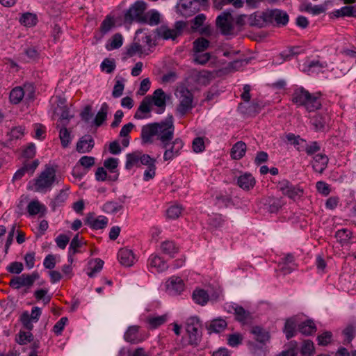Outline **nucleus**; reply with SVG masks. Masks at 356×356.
Here are the masks:
<instances>
[{"mask_svg": "<svg viewBox=\"0 0 356 356\" xmlns=\"http://www.w3.org/2000/svg\"><path fill=\"white\" fill-rule=\"evenodd\" d=\"M174 136L173 118L168 116L161 122L150 123L141 129V140L145 144H152L154 140L160 142L161 147H165L167 142H170Z\"/></svg>", "mask_w": 356, "mask_h": 356, "instance_id": "obj_1", "label": "nucleus"}, {"mask_svg": "<svg viewBox=\"0 0 356 356\" xmlns=\"http://www.w3.org/2000/svg\"><path fill=\"white\" fill-rule=\"evenodd\" d=\"M292 101L300 106H305L309 112L314 111L321 106V102L318 97L309 93L303 88H299L294 90Z\"/></svg>", "mask_w": 356, "mask_h": 356, "instance_id": "obj_2", "label": "nucleus"}, {"mask_svg": "<svg viewBox=\"0 0 356 356\" xmlns=\"http://www.w3.org/2000/svg\"><path fill=\"white\" fill-rule=\"evenodd\" d=\"M54 183H58L56 170L51 166H46L39 176L34 179V190L39 193L50 191Z\"/></svg>", "mask_w": 356, "mask_h": 356, "instance_id": "obj_3", "label": "nucleus"}, {"mask_svg": "<svg viewBox=\"0 0 356 356\" xmlns=\"http://www.w3.org/2000/svg\"><path fill=\"white\" fill-rule=\"evenodd\" d=\"M147 9V4L143 1L135 2L127 10L124 14V21L132 22L133 21L143 22L145 20V11Z\"/></svg>", "mask_w": 356, "mask_h": 356, "instance_id": "obj_4", "label": "nucleus"}, {"mask_svg": "<svg viewBox=\"0 0 356 356\" xmlns=\"http://www.w3.org/2000/svg\"><path fill=\"white\" fill-rule=\"evenodd\" d=\"M177 96L179 99L177 111L183 116L193 108V95L187 88L181 87L177 90Z\"/></svg>", "mask_w": 356, "mask_h": 356, "instance_id": "obj_5", "label": "nucleus"}, {"mask_svg": "<svg viewBox=\"0 0 356 356\" xmlns=\"http://www.w3.org/2000/svg\"><path fill=\"white\" fill-rule=\"evenodd\" d=\"M185 26L186 23L183 21L177 22L174 29H170L166 26H161L156 30V35L159 38L163 40H175L181 35Z\"/></svg>", "mask_w": 356, "mask_h": 356, "instance_id": "obj_6", "label": "nucleus"}, {"mask_svg": "<svg viewBox=\"0 0 356 356\" xmlns=\"http://www.w3.org/2000/svg\"><path fill=\"white\" fill-rule=\"evenodd\" d=\"M201 323L197 316H192L187 319L186 330L189 336V341L191 344H197L201 338Z\"/></svg>", "mask_w": 356, "mask_h": 356, "instance_id": "obj_7", "label": "nucleus"}, {"mask_svg": "<svg viewBox=\"0 0 356 356\" xmlns=\"http://www.w3.org/2000/svg\"><path fill=\"white\" fill-rule=\"evenodd\" d=\"M39 277L38 272H33L31 274H22L19 276L13 277L10 280L9 285L15 289H19L24 286L30 288Z\"/></svg>", "mask_w": 356, "mask_h": 356, "instance_id": "obj_8", "label": "nucleus"}, {"mask_svg": "<svg viewBox=\"0 0 356 356\" xmlns=\"http://www.w3.org/2000/svg\"><path fill=\"white\" fill-rule=\"evenodd\" d=\"M233 21L231 11L226 10L217 17L216 24L222 34L229 35L234 29Z\"/></svg>", "mask_w": 356, "mask_h": 356, "instance_id": "obj_9", "label": "nucleus"}, {"mask_svg": "<svg viewBox=\"0 0 356 356\" xmlns=\"http://www.w3.org/2000/svg\"><path fill=\"white\" fill-rule=\"evenodd\" d=\"M183 146L184 143L179 138H176L174 140H172L170 142H167L165 147H162L163 149H165L163 160L165 161H169L178 156L180 154V151L183 148Z\"/></svg>", "mask_w": 356, "mask_h": 356, "instance_id": "obj_10", "label": "nucleus"}, {"mask_svg": "<svg viewBox=\"0 0 356 356\" xmlns=\"http://www.w3.org/2000/svg\"><path fill=\"white\" fill-rule=\"evenodd\" d=\"M202 5L195 0H180L178 9L180 13L186 17H191L200 10Z\"/></svg>", "mask_w": 356, "mask_h": 356, "instance_id": "obj_11", "label": "nucleus"}, {"mask_svg": "<svg viewBox=\"0 0 356 356\" xmlns=\"http://www.w3.org/2000/svg\"><path fill=\"white\" fill-rule=\"evenodd\" d=\"M165 287L170 294L177 295L184 291V283L180 277L172 276L166 281Z\"/></svg>", "mask_w": 356, "mask_h": 356, "instance_id": "obj_12", "label": "nucleus"}, {"mask_svg": "<svg viewBox=\"0 0 356 356\" xmlns=\"http://www.w3.org/2000/svg\"><path fill=\"white\" fill-rule=\"evenodd\" d=\"M152 99H150V97H145L140 102V106L134 115V118L139 120L149 118L152 111Z\"/></svg>", "mask_w": 356, "mask_h": 356, "instance_id": "obj_13", "label": "nucleus"}, {"mask_svg": "<svg viewBox=\"0 0 356 356\" xmlns=\"http://www.w3.org/2000/svg\"><path fill=\"white\" fill-rule=\"evenodd\" d=\"M39 165V161L35 159L32 162H25L23 166L19 168L14 175L13 181L21 179L26 173L32 175Z\"/></svg>", "mask_w": 356, "mask_h": 356, "instance_id": "obj_14", "label": "nucleus"}, {"mask_svg": "<svg viewBox=\"0 0 356 356\" xmlns=\"http://www.w3.org/2000/svg\"><path fill=\"white\" fill-rule=\"evenodd\" d=\"M152 99V104L155 105L161 109L160 113L163 112L166 106V99L169 97L164 92L161 88L156 89L152 96H149Z\"/></svg>", "mask_w": 356, "mask_h": 356, "instance_id": "obj_15", "label": "nucleus"}, {"mask_svg": "<svg viewBox=\"0 0 356 356\" xmlns=\"http://www.w3.org/2000/svg\"><path fill=\"white\" fill-rule=\"evenodd\" d=\"M147 263L150 268H154L159 273L163 272L168 268L166 261L161 257L156 254H152L149 256Z\"/></svg>", "mask_w": 356, "mask_h": 356, "instance_id": "obj_16", "label": "nucleus"}, {"mask_svg": "<svg viewBox=\"0 0 356 356\" xmlns=\"http://www.w3.org/2000/svg\"><path fill=\"white\" fill-rule=\"evenodd\" d=\"M118 257L120 264L126 267L131 266L136 261L134 254L129 249H120L118 252Z\"/></svg>", "mask_w": 356, "mask_h": 356, "instance_id": "obj_17", "label": "nucleus"}, {"mask_svg": "<svg viewBox=\"0 0 356 356\" xmlns=\"http://www.w3.org/2000/svg\"><path fill=\"white\" fill-rule=\"evenodd\" d=\"M236 184L243 190L250 191L254 188L256 181L250 173H244L238 177Z\"/></svg>", "mask_w": 356, "mask_h": 356, "instance_id": "obj_18", "label": "nucleus"}, {"mask_svg": "<svg viewBox=\"0 0 356 356\" xmlns=\"http://www.w3.org/2000/svg\"><path fill=\"white\" fill-rule=\"evenodd\" d=\"M95 143L92 138L86 135L81 138L76 144V151L79 153L89 152L94 147Z\"/></svg>", "mask_w": 356, "mask_h": 356, "instance_id": "obj_19", "label": "nucleus"}, {"mask_svg": "<svg viewBox=\"0 0 356 356\" xmlns=\"http://www.w3.org/2000/svg\"><path fill=\"white\" fill-rule=\"evenodd\" d=\"M268 17L274 20L277 24L284 26L289 22V15L288 14L281 10L275 9L268 11Z\"/></svg>", "mask_w": 356, "mask_h": 356, "instance_id": "obj_20", "label": "nucleus"}, {"mask_svg": "<svg viewBox=\"0 0 356 356\" xmlns=\"http://www.w3.org/2000/svg\"><path fill=\"white\" fill-rule=\"evenodd\" d=\"M86 223L95 229H103L108 224V218L102 216L95 218L91 213H89L86 217Z\"/></svg>", "mask_w": 356, "mask_h": 356, "instance_id": "obj_21", "label": "nucleus"}, {"mask_svg": "<svg viewBox=\"0 0 356 356\" xmlns=\"http://www.w3.org/2000/svg\"><path fill=\"white\" fill-rule=\"evenodd\" d=\"M310 123L316 131H323L327 123V116L319 113L315 114L311 118Z\"/></svg>", "mask_w": 356, "mask_h": 356, "instance_id": "obj_22", "label": "nucleus"}, {"mask_svg": "<svg viewBox=\"0 0 356 356\" xmlns=\"http://www.w3.org/2000/svg\"><path fill=\"white\" fill-rule=\"evenodd\" d=\"M139 326H129L124 334V339L126 341L131 343H138L142 341V339L138 335Z\"/></svg>", "mask_w": 356, "mask_h": 356, "instance_id": "obj_23", "label": "nucleus"}, {"mask_svg": "<svg viewBox=\"0 0 356 356\" xmlns=\"http://www.w3.org/2000/svg\"><path fill=\"white\" fill-rule=\"evenodd\" d=\"M227 324L226 321L222 318H216L211 321L207 323V328L209 333L211 332H220L223 331Z\"/></svg>", "mask_w": 356, "mask_h": 356, "instance_id": "obj_24", "label": "nucleus"}, {"mask_svg": "<svg viewBox=\"0 0 356 356\" xmlns=\"http://www.w3.org/2000/svg\"><path fill=\"white\" fill-rule=\"evenodd\" d=\"M140 152L136 151L132 153L127 154V161L125 168L127 170L131 169L133 167L140 166Z\"/></svg>", "mask_w": 356, "mask_h": 356, "instance_id": "obj_25", "label": "nucleus"}, {"mask_svg": "<svg viewBox=\"0 0 356 356\" xmlns=\"http://www.w3.org/2000/svg\"><path fill=\"white\" fill-rule=\"evenodd\" d=\"M161 252L170 257H174L179 251V248L172 241H165L161 243Z\"/></svg>", "mask_w": 356, "mask_h": 356, "instance_id": "obj_26", "label": "nucleus"}, {"mask_svg": "<svg viewBox=\"0 0 356 356\" xmlns=\"http://www.w3.org/2000/svg\"><path fill=\"white\" fill-rule=\"evenodd\" d=\"M328 159L325 155L318 154L314 156L313 168L315 171L322 173L327 167Z\"/></svg>", "mask_w": 356, "mask_h": 356, "instance_id": "obj_27", "label": "nucleus"}, {"mask_svg": "<svg viewBox=\"0 0 356 356\" xmlns=\"http://www.w3.org/2000/svg\"><path fill=\"white\" fill-rule=\"evenodd\" d=\"M245 143L242 141H238L235 143L231 149V156L234 159H240L245 155Z\"/></svg>", "mask_w": 356, "mask_h": 356, "instance_id": "obj_28", "label": "nucleus"}, {"mask_svg": "<svg viewBox=\"0 0 356 356\" xmlns=\"http://www.w3.org/2000/svg\"><path fill=\"white\" fill-rule=\"evenodd\" d=\"M68 190L69 188L60 190L58 195L55 197V198L51 200L50 203V207L53 210H55L56 207H60L63 203H64L66 201V200L68 197Z\"/></svg>", "mask_w": 356, "mask_h": 356, "instance_id": "obj_29", "label": "nucleus"}, {"mask_svg": "<svg viewBox=\"0 0 356 356\" xmlns=\"http://www.w3.org/2000/svg\"><path fill=\"white\" fill-rule=\"evenodd\" d=\"M298 330L305 335H310L316 331V327L312 320H307L298 325Z\"/></svg>", "mask_w": 356, "mask_h": 356, "instance_id": "obj_30", "label": "nucleus"}, {"mask_svg": "<svg viewBox=\"0 0 356 356\" xmlns=\"http://www.w3.org/2000/svg\"><path fill=\"white\" fill-rule=\"evenodd\" d=\"M193 300L200 305H204L209 300V294L204 289H197L193 293Z\"/></svg>", "mask_w": 356, "mask_h": 356, "instance_id": "obj_31", "label": "nucleus"}, {"mask_svg": "<svg viewBox=\"0 0 356 356\" xmlns=\"http://www.w3.org/2000/svg\"><path fill=\"white\" fill-rule=\"evenodd\" d=\"M127 54L129 57H132L136 54L148 55L149 52L145 49V45H142L138 42H134L127 50Z\"/></svg>", "mask_w": 356, "mask_h": 356, "instance_id": "obj_32", "label": "nucleus"}, {"mask_svg": "<svg viewBox=\"0 0 356 356\" xmlns=\"http://www.w3.org/2000/svg\"><path fill=\"white\" fill-rule=\"evenodd\" d=\"M251 332L254 335L256 340L261 343H264L269 339L268 332L260 327H253Z\"/></svg>", "mask_w": 356, "mask_h": 356, "instance_id": "obj_33", "label": "nucleus"}, {"mask_svg": "<svg viewBox=\"0 0 356 356\" xmlns=\"http://www.w3.org/2000/svg\"><path fill=\"white\" fill-rule=\"evenodd\" d=\"M24 94L22 87H15L10 92V100L13 104H17L22 100Z\"/></svg>", "mask_w": 356, "mask_h": 356, "instance_id": "obj_34", "label": "nucleus"}, {"mask_svg": "<svg viewBox=\"0 0 356 356\" xmlns=\"http://www.w3.org/2000/svg\"><path fill=\"white\" fill-rule=\"evenodd\" d=\"M108 111V106L106 103L102 104L100 110L96 115L94 122L96 126H100L103 122L106 119Z\"/></svg>", "mask_w": 356, "mask_h": 356, "instance_id": "obj_35", "label": "nucleus"}, {"mask_svg": "<svg viewBox=\"0 0 356 356\" xmlns=\"http://www.w3.org/2000/svg\"><path fill=\"white\" fill-rule=\"evenodd\" d=\"M266 204L268 205V210L270 213H275L282 207L283 202L280 198L269 197L266 200Z\"/></svg>", "mask_w": 356, "mask_h": 356, "instance_id": "obj_36", "label": "nucleus"}, {"mask_svg": "<svg viewBox=\"0 0 356 356\" xmlns=\"http://www.w3.org/2000/svg\"><path fill=\"white\" fill-rule=\"evenodd\" d=\"M167 321V316H149L147 319V322L149 324L150 328L155 329L159 326L165 323Z\"/></svg>", "mask_w": 356, "mask_h": 356, "instance_id": "obj_37", "label": "nucleus"}, {"mask_svg": "<svg viewBox=\"0 0 356 356\" xmlns=\"http://www.w3.org/2000/svg\"><path fill=\"white\" fill-rule=\"evenodd\" d=\"M45 210V207L38 200H33L27 206V211L31 216L38 214Z\"/></svg>", "mask_w": 356, "mask_h": 356, "instance_id": "obj_38", "label": "nucleus"}, {"mask_svg": "<svg viewBox=\"0 0 356 356\" xmlns=\"http://www.w3.org/2000/svg\"><path fill=\"white\" fill-rule=\"evenodd\" d=\"M194 53L203 52L209 46V41L204 38H199L196 39L193 43Z\"/></svg>", "mask_w": 356, "mask_h": 356, "instance_id": "obj_39", "label": "nucleus"}, {"mask_svg": "<svg viewBox=\"0 0 356 356\" xmlns=\"http://www.w3.org/2000/svg\"><path fill=\"white\" fill-rule=\"evenodd\" d=\"M160 22V15L157 11L151 10L145 13V20L143 23H147L151 26L157 25Z\"/></svg>", "mask_w": 356, "mask_h": 356, "instance_id": "obj_40", "label": "nucleus"}, {"mask_svg": "<svg viewBox=\"0 0 356 356\" xmlns=\"http://www.w3.org/2000/svg\"><path fill=\"white\" fill-rule=\"evenodd\" d=\"M124 79L122 77L116 76L115 78V83L113 87V90L112 92V95L117 98L120 97L122 95L124 84Z\"/></svg>", "mask_w": 356, "mask_h": 356, "instance_id": "obj_41", "label": "nucleus"}, {"mask_svg": "<svg viewBox=\"0 0 356 356\" xmlns=\"http://www.w3.org/2000/svg\"><path fill=\"white\" fill-rule=\"evenodd\" d=\"M303 195V190L298 186L291 185L290 188L285 193L284 195L287 196L290 199L296 200L299 199Z\"/></svg>", "mask_w": 356, "mask_h": 356, "instance_id": "obj_42", "label": "nucleus"}, {"mask_svg": "<svg viewBox=\"0 0 356 356\" xmlns=\"http://www.w3.org/2000/svg\"><path fill=\"white\" fill-rule=\"evenodd\" d=\"M284 332L286 334V338L291 339L293 337L295 334L296 333V323L295 321L293 319H288L286 320L284 328Z\"/></svg>", "mask_w": 356, "mask_h": 356, "instance_id": "obj_43", "label": "nucleus"}, {"mask_svg": "<svg viewBox=\"0 0 356 356\" xmlns=\"http://www.w3.org/2000/svg\"><path fill=\"white\" fill-rule=\"evenodd\" d=\"M59 138L60 139L61 145L63 147L66 148L68 147L69 144L71 142V137H70V133L67 130V129L65 127V126H63L60 129L59 131Z\"/></svg>", "mask_w": 356, "mask_h": 356, "instance_id": "obj_44", "label": "nucleus"}, {"mask_svg": "<svg viewBox=\"0 0 356 356\" xmlns=\"http://www.w3.org/2000/svg\"><path fill=\"white\" fill-rule=\"evenodd\" d=\"M327 67L325 63H321L318 60H313L309 62L307 65V71L308 72H316L318 73L321 71V69Z\"/></svg>", "mask_w": 356, "mask_h": 356, "instance_id": "obj_45", "label": "nucleus"}, {"mask_svg": "<svg viewBox=\"0 0 356 356\" xmlns=\"http://www.w3.org/2000/svg\"><path fill=\"white\" fill-rule=\"evenodd\" d=\"M183 208L180 205H172L166 211V216L170 219H176L179 218Z\"/></svg>", "mask_w": 356, "mask_h": 356, "instance_id": "obj_46", "label": "nucleus"}, {"mask_svg": "<svg viewBox=\"0 0 356 356\" xmlns=\"http://www.w3.org/2000/svg\"><path fill=\"white\" fill-rule=\"evenodd\" d=\"M211 58L209 53L196 52L193 54V61L200 65H205Z\"/></svg>", "mask_w": 356, "mask_h": 356, "instance_id": "obj_47", "label": "nucleus"}, {"mask_svg": "<svg viewBox=\"0 0 356 356\" xmlns=\"http://www.w3.org/2000/svg\"><path fill=\"white\" fill-rule=\"evenodd\" d=\"M123 208L122 204L115 202H108L104 205V210L107 213H116Z\"/></svg>", "mask_w": 356, "mask_h": 356, "instance_id": "obj_48", "label": "nucleus"}, {"mask_svg": "<svg viewBox=\"0 0 356 356\" xmlns=\"http://www.w3.org/2000/svg\"><path fill=\"white\" fill-rule=\"evenodd\" d=\"M286 138L288 141H289L291 144L298 146L297 148L300 150L301 148H304V144H305V140L300 138L299 136H295L293 134H289L286 136Z\"/></svg>", "mask_w": 356, "mask_h": 356, "instance_id": "obj_49", "label": "nucleus"}, {"mask_svg": "<svg viewBox=\"0 0 356 356\" xmlns=\"http://www.w3.org/2000/svg\"><path fill=\"white\" fill-rule=\"evenodd\" d=\"M33 334L30 332L20 331L16 341L19 344L24 345L33 341Z\"/></svg>", "mask_w": 356, "mask_h": 356, "instance_id": "obj_50", "label": "nucleus"}, {"mask_svg": "<svg viewBox=\"0 0 356 356\" xmlns=\"http://www.w3.org/2000/svg\"><path fill=\"white\" fill-rule=\"evenodd\" d=\"M122 37L120 34H115L111 39V43L106 45L108 50H112L120 48L122 45Z\"/></svg>", "mask_w": 356, "mask_h": 356, "instance_id": "obj_51", "label": "nucleus"}, {"mask_svg": "<svg viewBox=\"0 0 356 356\" xmlns=\"http://www.w3.org/2000/svg\"><path fill=\"white\" fill-rule=\"evenodd\" d=\"M335 237L340 243H345L351 238V232L346 229H339L336 232Z\"/></svg>", "mask_w": 356, "mask_h": 356, "instance_id": "obj_52", "label": "nucleus"}, {"mask_svg": "<svg viewBox=\"0 0 356 356\" xmlns=\"http://www.w3.org/2000/svg\"><path fill=\"white\" fill-rule=\"evenodd\" d=\"M114 25V22L111 17L107 16L102 22L100 26V31L102 33L101 38L108 31H110Z\"/></svg>", "mask_w": 356, "mask_h": 356, "instance_id": "obj_53", "label": "nucleus"}, {"mask_svg": "<svg viewBox=\"0 0 356 356\" xmlns=\"http://www.w3.org/2000/svg\"><path fill=\"white\" fill-rule=\"evenodd\" d=\"M115 68V62L113 59L105 58L101 64L102 70L108 74L113 72Z\"/></svg>", "mask_w": 356, "mask_h": 356, "instance_id": "obj_54", "label": "nucleus"}, {"mask_svg": "<svg viewBox=\"0 0 356 356\" xmlns=\"http://www.w3.org/2000/svg\"><path fill=\"white\" fill-rule=\"evenodd\" d=\"M37 18L35 15L31 13H26L22 15L20 22L26 26H31L36 24Z\"/></svg>", "mask_w": 356, "mask_h": 356, "instance_id": "obj_55", "label": "nucleus"}, {"mask_svg": "<svg viewBox=\"0 0 356 356\" xmlns=\"http://www.w3.org/2000/svg\"><path fill=\"white\" fill-rule=\"evenodd\" d=\"M314 351V343L311 340H305L303 341L301 353L304 355H311Z\"/></svg>", "mask_w": 356, "mask_h": 356, "instance_id": "obj_56", "label": "nucleus"}, {"mask_svg": "<svg viewBox=\"0 0 356 356\" xmlns=\"http://www.w3.org/2000/svg\"><path fill=\"white\" fill-rule=\"evenodd\" d=\"M24 269L22 263L14 261L6 267L8 272L13 274H19Z\"/></svg>", "mask_w": 356, "mask_h": 356, "instance_id": "obj_57", "label": "nucleus"}, {"mask_svg": "<svg viewBox=\"0 0 356 356\" xmlns=\"http://www.w3.org/2000/svg\"><path fill=\"white\" fill-rule=\"evenodd\" d=\"M282 259L284 265L288 266L285 267L287 268L286 273H291L296 268V265L294 263V257L291 254H286Z\"/></svg>", "mask_w": 356, "mask_h": 356, "instance_id": "obj_58", "label": "nucleus"}, {"mask_svg": "<svg viewBox=\"0 0 356 356\" xmlns=\"http://www.w3.org/2000/svg\"><path fill=\"white\" fill-rule=\"evenodd\" d=\"M82 243V241L79 238V234H76L71 241L69 251L72 254L77 253L78 248L81 246Z\"/></svg>", "mask_w": 356, "mask_h": 356, "instance_id": "obj_59", "label": "nucleus"}, {"mask_svg": "<svg viewBox=\"0 0 356 356\" xmlns=\"http://www.w3.org/2000/svg\"><path fill=\"white\" fill-rule=\"evenodd\" d=\"M104 261L101 259L97 258L95 259V266L91 268V270L88 273V275L92 277L96 273L101 271L104 266Z\"/></svg>", "mask_w": 356, "mask_h": 356, "instance_id": "obj_60", "label": "nucleus"}, {"mask_svg": "<svg viewBox=\"0 0 356 356\" xmlns=\"http://www.w3.org/2000/svg\"><path fill=\"white\" fill-rule=\"evenodd\" d=\"M332 334L331 332L325 331L317 337L318 343L320 346L327 345L332 339Z\"/></svg>", "mask_w": 356, "mask_h": 356, "instance_id": "obj_61", "label": "nucleus"}, {"mask_svg": "<svg viewBox=\"0 0 356 356\" xmlns=\"http://www.w3.org/2000/svg\"><path fill=\"white\" fill-rule=\"evenodd\" d=\"M243 340L242 335L238 333L229 334L227 337L228 344L232 347H235L241 343Z\"/></svg>", "mask_w": 356, "mask_h": 356, "instance_id": "obj_62", "label": "nucleus"}, {"mask_svg": "<svg viewBox=\"0 0 356 356\" xmlns=\"http://www.w3.org/2000/svg\"><path fill=\"white\" fill-rule=\"evenodd\" d=\"M192 147L193 151L196 153L202 152L204 151L205 146L203 138L201 137L195 138L193 141Z\"/></svg>", "mask_w": 356, "mask_h": 356, "instance_id": "obj_63", "label": "nucleus"}, {"mask_svg": "<svg viewBox=\"0 0 356 356\" xmlns=\"http://www.w3.org/2000/svg\"><path fill=\"white\" fill-rule=\"evenodd\" d=\"M337 16H354L356 10L353 6H344L336 11Z\"/></svg>", "mask_w": 356, "mask_h": 356, "instance_id": "obj_64", "label": "nucleus"}]
</instances>
